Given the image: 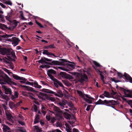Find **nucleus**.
I'll list each match as a JSON object with an SVG mask.
<instances>
[{"label":"nucleus","instance_id":"nucleus-20","mask_svg":"<svg viewBox=\"0 0 132 132\" xmlns=\"http://www.w3.org/2000/svg\"><path fill=\"white\" fill-rule=\"evenodd\" d=\"M0 27L1 29H3L4 30L5 29H11L10 27H7L4 24H1L0 25Z\"/></svg>","mask_w":132,"mask_h":132},{"label":"nucleus","instance_id":"nucleus-47","mask_svg":"<svg viewBox=\"0 0 132 132\" xmlns=\"http://www.w3.org/2000/svg\"><path fill=\"white\" fill-rule=\"evenodd\" d=\"M36 23L39 26V27L40 28H43V26H42L41 24L39 23V22H38L37 21H36Z\"/></svg>","mask_w":132,"mask_h":132},{"label":"nucleus","instance_id":"nucleus-48","mask_svg":"<svg viewBox=\"0 0 132 132\" xmlns=\"http://www.w3.org/2000/svg\"><path fill=\"white\" fill-rule=\"evenodd\" d=\"M93 62L94 64L96 66L98 67H99L100 66V64L96 61H94Z\"/></svg>","mask_w":132,"mask_h":132},{"label":"nucleus","instance_id":"nucleus-60","mask_svg":"<svg viewBox=\"0 0 132 132\" xmlns=\"http://www.w3.org/2000/svg\"><path fill=\"white\" fill-rule=\"evenodd\" d=\"M34 109L35 112H37V107L35 105H34Z\"/></svg>","mask_w":132,"mask_h":132},{"label":"nucleus","instance_id":"nucleus-19","mask_svg":"<svg viewBox=\"0 0 132 132\" xmlns=\"http://www.w3.org/2000/svg\"><path fill=\"white\" fill-rule=\"evenodd\" d=\"M18 23V22L17 21H14V23L12 25V26L10 27L11 28V29L10 30H12L15 27L17 26Z\"/></svg>","mask_w":132,"mask_h":132},{"label":"nucleus","instance_id":"nucleus-17","mask_svg":"<svg viewBox=\"0 0 132 132\" xmlns=\"http://www.w3.org/2000/svg\"><path fill=\"white\" fill-rule=\"evenodd\" d=\"M56 73V71L50 69L48 70L47 71V74L48 75H52V74H55Z\"/></svg>","mask_w":132,"mask_h":132},{"label":"nucleus","instance_id":"nucleus-16","mask_svg":"<svg viewBox=\"0 0 132 132\" xmlns=\"http://www.w3.org/2000/svg\"><path fill=\"white\" fill-rule=\"evenodd\" d=\"M105 101L107 100H105L104 101H102L101 99H100L97 102H96L95 103L96 105L105 104H106V103L105 102Z\"/></svg>","mask_w":132,"mask_h":132},{"label":"nucleus","instance_id":"nucleus-33","mask_svg":"<svg viewBox=\"0 0 132 132\" xmlns=\"http://www.w3.org/2000/svg\"><path fill=\"white\" fill-rule=\"evenodd\" d=\"M3 70L7 72L10 75H11V74H12V72H10L9 70L5 68H4Z\"/></svg>","mask_w":132,"mask_h":132},{"label":"nucleus","instance_id":"nucleus-12","mask_svg":"<svg viewBox=\"0 0 132 132\" xmlns=\"http://www.w3.org/2000/svg\"><path fill=\"white\" fill-rule=\"evenodd\" d=\"M105 102L106 103V104H108L110 103H111L112 105H115L118 104L117 102L114 100H109V101H105Z\"/></svg>","mask_w":132,"mask_h":132},{"label":"nucleus","instance_id":"nucleus-3","mask_svg":"<svg viewBox=\"0 0 132 132\" xmlns=\"http://www.w3.org/2000/svg\"><path fill=\"white\" fill-rule=\"evenodd\" d=\"M2 85V87L3 89H4L5 91V94L10 95H11L12 94V92L11 89L10 88H8L7 86L5 85V83L3 82H0Z\"/></svg>","mask_w":132,"mask_h":132},{"label":"nucleus","instance_id":"nucleus-7","mask_svg":"<svg viewBox=\"0 0 132 132\" xmlns=\"http://www.w3.org/2000/svg\"><path fill=\"white\" fill-rule=\"evenodd\" d=\"M5 113L8 119L11 122L13 123L14 121L12 120L13 117L11 115L10 111H6Z\"/></svg>","mask_w":132,"mask_h":132},{"label":"nucleus","instance_id":"nucleus-10","mask_svg":"<svg viewBox=\"0 0 132 132\" xmlns=\"http://www.w3.org/2000/svg\"><path fill=\"white\" fill-rule=\"evenodd\" d=\"M123 91L125 95V96L131 97L132 95L130 91L128 90H126L125 89H123Z\"/></svg>","mask_w":132,"mask_h":132},{"label":"nucleus","instance_id":"nucleus-62","mask_svg":"<svg viewBox=\"0 0 132 132\" xmlns=\"http://www.w3.org/2000/svg\"><path fill=\"white\" fill-rule=\"evenodd\" d=\"M68 122L71 124H73L75 122V121H71L70 120Z\"/></svg>","mask_w":132,"mask_h":132},{"label":"nucleus","instance_id":"nucleus-26","mask_svg":"<svg viewBox=\"0 0 132 132\" xmlns=\"http://www.w3.org/2000/svg\"><path fill=\"white\" fill-rule=\"evenodd\" d=\"M39 115L37 114L35 118L34 122L35 123H36L39 122Z\"/></svg>","mask_w":132,"mask_h":132},{"label":"nucleus","instance_id":"nucleus-61","mask_svg":"<svg viewBox=\"0 0 132 132\" xmlns=\"http://www.w3.org/2000/svg\"><path fill=\"white\" fill-rule=\"evenodd\" d=\"M41 82H42V83L43 84V85H46V86H49V85L47 84L45 82H44V81H41Z\"/></svg>","mask_w":132,"mask_h":132},{"label":"nucleus","instance_id":"nucleus-34","mask_svg":"<svg viewBox=\"0 0 132 132\" xmlns=\"http://www.w3.org/2000/svg\"><path fill=\"white\" fill-rule=\"evenodd\" d=\"M48 76L50 77V78L54 81H57V79L55 78L54 76L52 75L49 74V75H48Z\"/></svg>","mask_w":132,"mask_h":132},{"label":"nucleus","instance_id":"nucleus-35","mask_svg":"<svg viewBox=\"0 0 132 132\" xmlns=\"http://www.w3.org/2000/svg\"><path fill=\"white\" fill-rule=\"evenodd\" d=\"M98 71L100 73V75L101 76V79L103 81V82L104 83V81L103 79L104 78V77L103 76V75L102 74V72L100 71V70H98Z\"/></svg>","mask_w":132,"mask_h":132},{"label":"nucleus","instance_id":"nucleus-30","mask_svg":"<svg viewBox=\"0 0 132 132\" xmlns=\"http://www.w3.org/2000/svg\"><path fill=\"white\" fill-rule=\"evenodd\" d=\"M0 97L5 100H7L8 98V97L7 95H3V94L0 96Z\"/></svg>","mask_w":132,"mask_h":132},{"label":"nucleus","instance_id":"nucleus-6","mask_svg":"<svg viewBox=\"0 0 132 132\" xmlns=\"http://www.w3.org/2000/svg\"><path fill=\"white\" fill-rule=\"evenodd\" d=\"M117 74L118 76L120 78H121L123 76H124L126 79L129 81L130 82L132 83V78L127 73H125L124 75H122L120 73L118 72Z\"/></svg>","mask_w":132,"mask_h":132},{"label":"nucleus","instance_id":"nucleus-63","mask_svg":"<svg viewBox=\"0 0 132 132\" xmlns=\"http://www.w3.org/2000/svg\"><path fill=\"white\" fill-rule=\"evenodd\" d=\"M0 5L2 7L4 8H5L6 7L5 6L1 3H0Z\"/></svg>","mask_w":132,"mask_h":132},{"label":"nucleus","instance_id":"nucleus-39","mask_svg":"<svg viewBox=\"0 0 132 132\" xmlns=\"http://www.w3.org/2000/svg\"><path fill=\"white\" fill-rule=\"evenodd\" d=\"M43 54H46L47 55H50V53L48 52V51L47 50H44L43 52Z\"/></svg>","mask_w":132,"mask_h":132},{"label":"nucleus","instance_id":"nucleus-31","mask_svg":"<svg viewBox=\"0 0 132 132\" xmlns=\"http://www.w3.org/2000/svg\"><path fill=\"white\" fill-rule=\"evenodd\" d=\"M34 87L36 88H41V86L38 84V83L36 82H34Z\"/></svg>","mask_w":132,"mask_h":132},{"label":"nucleus","instance_id":"nucleus-52","mask_svg":"<svg viewBox=\"0 0 132 132\" xmlns=\"http://www.w3.org/2000/svg\"><path fill=\"white\" fill-rule=\"evenodd\" d=\"M2 106L3 108L5 110V112L6 111L8 110H7L8 109V108L4 104H2Z\"/></svg>","mask_w":132,"mask_h":132},{"label":"nucleus","instance_id":"nucleus-57","mask_svg":"<svg viewBox=\"0 0 132 132\" xmlns=\"http://www.w3.org/2000/svg\"><path fill=\"white\" fill-rule=\"evenodd\" d=\"M51 118L49 116H46V118L48 121L50 120Z\"/></svg>","mask_w":132,"mask_h":132},{"label":"nucleus","instance_id":"nucleus-36","mask_svg":"<svg viewBox=\"0 0 132 132\" xmlns=\"http://www.w3.org/2000/svg\"><path fill=\"white\" fill-rule=\"evenodd\" d=\"M116 92H114L113 90H112L111 92L110 93V95L111 96V97H113V96L116 94Z\"/></svg>","mask_w":132,"mask_h":132},{"label":"nucleus","instance_id":"nucleus-18","mask_svg":"<svg viewBox=\"0 0 132 132\" xmlns=\"http://www.w3.org/2000/svg\"><path fill=\"white\" fill-rule=\"evenodd\" d=\"M8 105L11 109H12L14 107H16L15 105L12 102H10Z\"/></svg>","mask_w":132,"mask_h":132},{"label":"nucleus","instance_id":"nucleus-22","mask_svg":"<svg viewBox=\"0 0 132 132\" xmlns=\"http://www.w3.org/2000/svg\"><path fill=\"white\" fill-rule=\"evenodd\" d=\"M12 74V76L16 80H20V79H22V78L21 77L15 74H13V73Z\"/></svg>","mask_w":132,"mask_h":132},{"label":"nucleus","instance_id":"nucleus-11","mask_svg":"<svg viewBox=\"0 0 132 132\" xmlns=\"http://www.w3.org/2000/svg\"><path fill=\"white\" fill-rule=\"evenodd\" d=\"M62 74L63 77L67 79H73V77L70 75L66 73L65 72H62Z\"/></svg>","mask_w":132,"mask_h":132},{"label":"nucleus","instance_id":"nucleus-38","mask_svg":"<svg viewBox=\"0 0 132 132\" xmlns=\"http://www.w3.org/2000/svg\"><path fill=\"white\" fill-rule=\"evenodd\" d=\"M51 122L52 123H54L55 122L56 119L54 117L51 118L50 119Z\"/></svg>","mask_w":132,"mask_h":132},{"label":"nucleus","instance_id":"nucleus-4","mask_svg":"<svg viewBox=\"0 0 132 132\" xmlns=\"http://www.w3.org/2000/svg\"><path fill=\"white\" fill-rule=\"evenodd\" d=\"M67 101L65 100H64L60 101L57 103V104L60 108L63 109L65 108L66 104H67Z\"/></svg>","mask_w":132,"mask_h":132},{"label":"nucleus","instance_id":"nucleus-29","mask_svg":"<svg viewBox=\"0 0 132 132\" xmlns=\"http://www.w3.org/2000/svg\"><path fill=\"white\" fill-rule=\"evenodd\" d=\"M53 109L54 111L56 112H59L60 109L59 107L54 106L53 107Z\"/></svg>","mask_w":132,"mask_h":132},{"label":"nucleus","instance_id":"nucleus-24","mask_svg":"<svg viewBox=\"0 0 132 132\" xmlns=\"http://www.w3.org/2000/svg\"><path fill=\"white\" fill-rule=\"evenodd\" d=\"M3 2L5 4L11 5H12V3L11 1L10 0L6 1V0H3Z\"/></svg>","mask_w":132,"mask_h":132},{"label":"nucleus","instance_id":"nucleus-9","mask_svg":"<svg viewBox=\"0 0 132 132\" xmlns=\"http://www.w3.org/2000/svg\"><path fill=\"white\" fill-rule=\"evenodd\" d=\"M9 50L5 48L0 49V53L2 54L5 55V54L7 55L9 52Z\"/></svg>","mask_w":132,"mask_h":132},{"label":"nucleus","instance_id":"nucleus-15","mask_svg":"<svg viewBox=\"0 0 132 132\" xmlns=\"http://www.w3.org/2000/svg\"><path fill=\"white\" fill-rule=\"evenodd\" d=\"M11 41L16 45H17L18 44V39L15 37H12Z\"/></svg>","mask_w":132,"mask_h":132},{"label":"nucleus","instance_id":"nucleus-46","mask_svg":"<svg viewBox=\"0 0 132 132\" xmlns=\"http://www.w3.org/2000/svg\"><path fill=\"white\" fill-rule=\"evenodd\" d=\"M68 105L71 108H73V104L71 102H69L68 104Z\"/></svg>","mask_w":132,"mask_h":132},{"label":"nucleus","instance_id":"nucleus-53","mask_svg":"<svg viewBox=\"0 0 132 132\" xmlns=\"http://www.w3.org/2000/svg\"><path fill=\"white\" fill-rule=\"evenodd\" d=\"M63 81L65 84L67 86H68L69 85V83L68 81Z\"/></svg>","mask_w":132,"mask_h":132},{"label":"nucleus","instance_id":"nucleus-42","mask_svg":"<svg viewBox=\"0 0 132 132\" xmlns=\"http://www.w3.org/2000/svg\"><path fill=\"white\" fill-rule=\"evenodd\" d=\"M27 90L30 91H35L33 89V88L31 87H29L28 86L27 88Z\"/></svg>","mask_w":132,"mask_h":132},{"label":"nucleus","instance_id":"nucleus-28","mask_svg":"<svg viewBox=\"0 0 132 132\" xmlns=\"http://www.w3.org/2000/svg\"><path fill=\"white\" fill-rule=\"evenodd\" d=\"M20 16L21 19L23 20H26V19L23 16V14L22 11H20Z\"/></svg>","mask_w":132,"mask_h":132},{"label":"nucleus","instance_id":"nucleus-45","mask_svg":"<svg viewBox=\"0 0 132 132\" xmlns=\"http://www.w3.org/2000/svg\"><path fill=\"white\" fill-rule=\"evenodd\" d=\"M55 125L57 127H61L62 126V124L59 122H57L55 124Z\"/></svg>","mask_w":132,"mask_h":132},{"label":"nucleus","instance_id":"nucleus-21","mask_svg":"<svg viewBox=\"0 0 132 132\" xmlns=\"http://www.w3.org/2000/svg\"><path fill=\"white\" fill-rule=\"evenodd\" d=\"M9 52H9V54H7V55H11L15 59L16 58V56H15V53L13 51H12L11 50H9Z\"/></svg>","mask_w":132,"mask_h":132},{"label":"nucleus","instance_id":"nucleus-40","mask_svg":"<svg viewBox=\"0 0 132 132\" xmlns=\"http://www.w3.org/2000/svg\"><path fill=\"white\" fill-rule=\"evenodd\" d=\"M77 93L80 95H81L83 98L84 97V95L82 93L81 91L77 90Z\"/></svg>","mask_w":132,"mask_h":132},{"label":"nucleus","instance_id":"nucleus-23","mask_svg":"<svg viewBox=\"0 0 132 132\" xmlns=\"http://www.w3.org/2000/svg\"><path fill=\"white\" fill-rule=\"evenodd\" d=\"M104 96L108 97L110 98L111 97V95L110 94V93L106 91H105L104 92V93L103 94Z\"/></svg>","mask_w":132,"mask_h":132},{"label":"nucleus","instance_id":"nucleus-56","mask_svg":"<svg viewBox=\"0 0 132 132\" xmlns=\"http://www.w3.org/2000/svg\"><path fill=\"white\" fill-rule=\"evenodd\" d=\"M12 11L11 10V11L8 13L7 15L8 16L10 17L12 14Z\"/></svg>","mask_w":132,"mask_h":132},{"label":"nucleus","instance_id":"nucleus-58","mask_svg":"<svg viewBox=\"0 0 132 132\" xmlns=\"http://www.w3.org/2000/svg\"><path fill=\"white\" fill-rule=\"evenodd\" d=\"M44 62H45V60L43 59H41L40 60H39L38 61V62L39 63H43Z\"/></svg>","mask_w":132,"mask_h":132},{"label":"nucleus","instance_id":"nucleus-5","mask_svg":"<svg viewBox=\"0 0 132 132\" xmlns=\"http://www.w3.org/2000/svg\"><path fill=\"white\" fill-rule=\"evenodd\" d=\"M66 60H63L62 64L64 65H67L68 66L70 67L71 68V69L73 70L75 67V65L74 63L68 61L69 63H67Z\"/></svg>","mask_w":132,"mask_h":132},{"label":"nucleus","instance_id":"nucleus-55","mask_svg":"<svg viewBox=\"0 0 132 132\" xmlns=\"http://www.w3.org/2000/svg\"><path fill=\"white\" fill-rule=\"evenodd\" d=\"M58 68L59 69H60L62 70H63L64 71H68V69H64L62 67H58Z\"/></svg>","mask_w":132,"mask_h":132},{"label":"nucleus","instance_id":"nucleus-43","mask_svg":"<svg viewBox=\"0 0 132 132\" xmlns=\"http://www.w3.org/2000/svg\"><path fill=\"white\" fill-rule=\"evenodd\" d=\"M22 78V79H20V80H22L23 81H20V82L21 83H25L26 81V80L25 79V78L23 77H21Z\"/></svg>","mask_w":132,"mask_h":132},{"label":"nucleus","instance_id":"nucleus-1","mask_svg":"<svg viewBox=\"0 0 132 132\" xmlns=\"http://www.w3.org/2000/svg\"><path fill=\"white\" fill-rule=\"evenodd\" d=\"M2 81H4L11 86L16 85L15 83L13 82L11 78L4 74H0V82Z\"/></svg>","mask_w":132,"mask_h":132},{"label":"nucleus","instance_id":"nucleus-13","mask_svg":"<svg viewBox=\"0 0 132 132\" xmlns=\"http://www.w3.org/2000/svg\"><path fill=\"white\" fill-rule=\"evenodd\" d=\"M13 35V34H11L10 35H7L6 34H5L4 35H0V37H1L2 38H8L10 37H11ZM2 40V39L0 38V41H1Z\"/></svg>","mask_w":132,"mask_h":132},{"label":"nucleus","instance_id":"nucleus-37","mask_svg":"<svg viewBox=\"0 0 132 132\" xmlns=\"http://www.w3.org/2000/svg\"><path fill=\"white\" fill-rule=\"evenodd\" d=\"M47 100L52 102H54L55 100V99L54 97H48L47 98Z\"/></svg>","mask_w":132,"mask_h":132},{"label":"nucleus","instance_id":"nucleus-50","mask_svg":"<svg viewBox=\"0 0 132 132\" xmlns=\"http://www.w3.org/2000/svg\"><path fill=\"white\" fill-rule=\"evenodd\" d=\"M56 81H54V84L56 87L57 88L59 87V86L58 85V84H57V82Z\"/></svg>","mask_w":132,"mask_h":132},{"label":"nucleus","instance_id":"nucleus-14","mask_svg":"<svg viewBox=\"0 0 132 132\" xmlns=\"http://www.w3.org/2000/svg\"><path fill=\"white\" fill-rule=\"evenodd\" d=\"M65 125L66 127L65 130L67 132H72L71 129L70 128L69 125L67 123H65Z\"/></svg>","mask_w":132,"mask_h":132},{"label":"nucleus","instance_id":"nucleus-51","mask_svg":"<svg viewBox=\"0 0 132 132\" xmlns=\"http://www.w3.org/2000/svg\"><path fill=\"white\" fill-rule=\"evenodd\" d=\"M58 93L59 94H58L60 95V97H62L63 96V94L61 91L60 90L58 92Z\"/></svg>","mask_w":132,"mask_h":132},{"label":"nucleus","instance_id":"nucleus-64","mask_svg":"<svg viewBox=\"0 0 132 132\" xmlns=\"http://www.w3.org/2000/svg\"><path fill=\"white\" fill-rule=\"evenodd\" d=\"M4 129H5L6 130H9L10 129V128H9V127H8V126H7L6 125L4 126Z\"/></svg>","mask_w":132,"mask_h":132},{"label":"nucleus","instance_id":"nucleus-8","mask_svg":"<svg viewBox=\"0 0 132 132\" xmlns=\"http://www.w3.org/2000/svg\"><path fill=\"white\" fill-rule=\"evenodd\" d=\"M42 91L47 93L55 94V96L59 97H60V96L59 95L55 93V92L48 89L44 88L42 89Z\"/></svg>","mask_w":132,"mask_h":132},{"label":"nucleus","instance_id":"nucleus-44","mask_svg":"<svg viewBox=\"0 0 132 132\" xmlns=\"http://www.w3.org/2000/svg\"><path fill=\"white\" fill-rule=\"evenodd\" d=\"M6 62L7 63L9 64V65L10 66V68L11 69H13V67L12 63L11 62L9 63V62H7V61H6Z\"/></svg>","mask_w":132,"mask_h":132},{"label":"nucleus","instance_id":"nucleus-2","mask_svg":"<svg viewBox=\"0 0 132 132\" xmlns=\"http://www.w3.org/2000/svg\"><path fill=\"white\" fill-rule=\"evenodd\" d=\"M76 76V79L77 81L80 82H82L84 81H87L88 78L87 76L85 74L83 75L79 73L77 74Z\"/></svg>","mask_w":132,"mask_h":132},{"label":"nucleus","instance_id":"nucleus-41","mask_svg":"<svg viewBox=\"0 0 132 132\" xmlns=\"http://www.w3.org/2000/svg\"><path fill=\"white\" fill-rule=\"evenodd\" d=\"M56 81L57 82V84H58V85H59V86L62 87H64V86L59 81L57 80V81Z\"/></svg>","mask_w":132,"mask_h":132},{"label":"nucleus","instance_id":"nucleus-49","mask_svg":"<svg viewBox=\"0 0 132 132\" xmlns=\"http://www.w3.org/2000/svg\"><path fill=\"white\" fill-rule=\"evenodd\" d=\"M111 79L112 81H114L116 83H117L119 81L118 80H116L114 78H111Z\"/></svg>","mask_w":132,"mask_h":132},{"label":"nucleus","instance_id":"nucleus-59","mask_svg":"<svg viewBox=\"0 0 132 132\" xmlns=\"http://www.w3.org/2000/svg\"><path fill=\"white\" fill-rule=\"evenodd\" d=\"M73 132H79V130L77 129L74 128L72 130Z\"/></svg>","mask_w":132,"mask_h":132},{"label":"nucleus","instance_id":"nucleus-27","mask_svg":"<svg viewBox=\"0 0 132 132\" xmlns=\"http://www.w3.org/2000/svg\"><path fill=\"white\" fill-rule=\"evenodd\" d=\"M84 100L85 101L88 102V103L90 104L92 103V101L91 100V99H93V98H88L87 99L84 97L83 98Z\"/></svg>","mask_w":132,"mask_h":132},{"label":"nucleus","instance_id":"nucleus-25","mask_svg":"<svg viewBox=\"0 0 132 132\" xmlns=\"http://www.w3.org/2000/svg\"><path fill=\"white\" fill-rule=\"evenodd\" d=\"M28 95L31 98L34 100H36L35 98H34V95L32 93H28Z\"/></svg>","mask_w":132,"mask_h":132},{"label":"nucleus","instance_id":"nucleus-32","mask_svg":"<svg viewBox=\"0 0 132 132\" xmlns=\"http://www.w3.org/2000/svg\"><path fill=\"white\" fill-rule=\"evenodd\" d=\"M64 116L65 118L68 119H70V118H71V115L68 114H64Z\"/></svg>","mask_w":132,"mask_h":132},{"label":"nucleus","instance_id":"nucleus-54","mask_svg":"<svg viewBox=\"0 0 132 132\" xmlns=\"http://www.w3.org/2000/svg\"><path fill=\"white\" fill-rule=\"evenodd\" d=\"M18 93L17 91L14 92V95L16 98H18Z\"/></svg>","mask_w":132,"mask_h":132}]
</instances>
